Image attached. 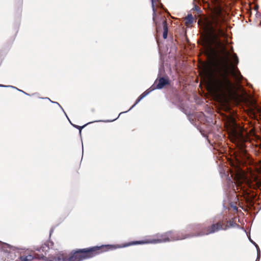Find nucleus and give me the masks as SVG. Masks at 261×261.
<instances>
[{
    "label": "nucleus",
    "instance_id": "f3484780",
    "mask_svg": "<svg viewBox=\"0 0 261 261\" xmlns=\"http://www.w3.org/2000/svg\"><path fill=\"white\" fill-rule=\"evenodd\" d=\"M47 248V249H48L49 248L47 247V246L44 244L43 245H42V246L41 247V249H42V250L43 251L44 249L45 248Z\"/></svg>",
    "mask_w": 261,
    "mask_h": 261
},
{
    "label": "nucleus",
    "instance_id": "9d476101",
    "mask_svg": "<svg viewBox=\"0 0 261 261\" xmlns=\"http://www.w3.org/2000/svg\"><path fill=\"white\" fill-rule=\"evenodd\" d=\"M186 24L187 25L191 24L194 21V18L192 14H189L185 18Z\"/></svg>",
    "mask_w": 261,
    "mask_h": 261
},
{
    "label": "nucleus",
    "instance_id": "a211bd4d",
    "mask_svg": "<svg viewBox=\"0 0 261 261\" xmlns=\"http://www.w3.org/2000/svg\"><path fill=\"white\" fill-rule=\"evenodd\" d=\"M155 7H160L161 8H163L164 6L163 5V6H161V5H160L159 3H156V4H155Z\"/></svg>",
    "mask_w": 261,
    "mask_h": 261
},
{
    "label": "nucleus",
    "instance_id": "7ed1b4c3",
    "mask_svg": "<svg viewBox=\"0 0 261 261\" xmlns=\"http://www.w3.org/2000/svg\"><path fill=\"white\" fill-rule=\"evenodd\" d=\"M204 72L207 85L216 96H225L233 92L234 85L229 79L226 69L214 70L211 66H206Z\"/></svg>",
    "mask_w": 261,
    "mask_h": 261
},
{
    "label": "nucleus",
    "instance_id": "6e6552de",
    "mask_svg": "<svg viewBox=\"0 0 261 261\" xmlns=\"http://www.w3.org/2000/svg\"><path fill=\"white\" fill-rule=\"evenodd\" d=\"M152 2V8L153 11V21L154 23V24L156 26V30L158 32H160V27L159 22L157 21V16L156 14V10L155 9V4H156V3H159L160 5L161 6H163V4L161 3L160 0H151Z\"/></svg>",
    "mask_w": 261,
    "mask_h": 261
},
{
    "label": "nucleus",
    "instance_id": "aec40b11",
    "mask_svg": "<svg viewBox=\"0 0 261 261\" xmlns=\"http://www.w3.org/2000/svg\"><path fill=\"white\" fill-rule=\"evenodd\" d=\"M200 22H201V20H198V24H199Z\"/></svg>",
    "mask_w": 261,
    "mask_h": 261
},
{
    "label": "nucleus",
    "instance_id": "f8f14e48",
    "mask_svg": "<svg viewBox=\"0 0 261 261\" xmlns=\"http://www.w3.org/2000/svg\"><path fill=\"white\" fill-rule=\"evenodd\" d=\"M224 220H226V222H227L228 228L231 227H234L237 225V224L233 219H232L229 221H227L226 219H224Z\"/></svg>",
    "mask_w": 261,
    "mask_h": 261
},
{
    "label": "nucleus",
    "instance_id": "1a4fd4ad",
    "mask_svg": "<svg viewBox=\"0 0 261 261\" xmlns=\"http://www.w3.org/2000/svg\"><path fill=\"white\" fill-rule=\"evenodd\" d=\"M33 258V256L31 254L28 255H22L20 257V260L21 261H31Z\"/></svg>",
    "mask_w": 261,
    "mask_h": 261
},
{
    "label": "nucleus",
    "instance_id": "39448f33",
    "mask_svg": "<svg viewBox=\"0 0 261 261\" xmlns=\"http://www.w3.org/2000/svg\"><path fill=\"white\" fill-rule=\"evenodd\" d=\"M188 228L190 230H193V232L189 233V237L192 238L208 235L220 230H226L228 228V226L226 220H221L213 222L208 226L198 224L190 225Z\"/></svg>",
    "mask_w": 261,
    "mask_h": 261
},
{
    "label": "nucleus",
    "instance_id": "ddd939ff",
    "mask_svg": "<svg viewBox=\"0 0 261 261\" xmlns=\"http://www.w3.org/2000/svg\"><path fill=\"white\" fill-rule=\"evenodd\" d=\"M232 58L233 62L234 63V66H236L239 63V59L237 57V54L235 53H233L232 54Z\"/></svg>",
    "mask_w": 261,
    "mask_h": 261
},
{
    "label": "nucleus",
    "instance_id": "9b49d317",
    "mask_svg": "<svg viewBox=\"0 0 261 261\" xmlns=\"http://www.w3.org/2000/svg\"><path fill=\"white\" fill-rule=\"evenodd\" d=\"M232 73L234 78L238 81H241L243 78L240 71H238L236 72L234 71H233Z\"/></svg>",
    "mask_w": 261,
    "mask_h": 261
},
{
    "label": "nucleus",
    "instance_id": "f03ea898",
    "mask_svg": "<svg viewBox=\"0 0 261 261\" xmlns=\"http://www.w3.org/2000/svg\"><path fill=\"white\" fill-rule=\"evenodd\" d=\"M203 28L206 35L203 39V46L207 48H211L213 46L220 48L222 52L225 55L224 61L226 63L230 53L226 48L220 37H224L225 33L223 30L225 24V15L221 10L208 17H205L202 22Z\"/></svg>",
    "mask_w": 261,
    "mask_h": 261
},
{
    "label": "nucleus",
    "instance_id": "2eb2a0df",
    "mask_svg": "<svg viewBox=\"0 0 261 261\" xmlns=\"http://www.w3.org/2000/svg\"><path fill=\"white\" fill-rule=\"evenodd\" d=\"M256 247L257 248V258H259V256H260V250H259V248L258 247V246L256 245Z\"/></svg>",
    "mask_w": 261,
    "mask_h": 261
},
{
    "label": "nucleus",
    "instance_id": "20e7f679",
    "mask_svg": "<svg viewBox=\"0 0 261 261\" xmlns=\"http://www.w3.org/2000/svg\"><path fill=\"white\" fill-rule=\"evenodd\" d=\"M231 176L235 180L236 189H234L236 192L240 193L245 198L252 202L254 198L253 194H250V188H260L261 182L257 181L256 185H253L251 183L245 176V172L239 166L234 167V171L230 170Z\"/></svg>",
    "mask_w": 261,
    "mask_h": 261
},
{
    "label": "nucleus",
    "instance_id": "f257e3e1",
    "mask_svg": "<svg viewBox=\"0 0 261 261\" xmlns=\"http://www.w3.org/2000/svg\"><path fill=\"white\" fill-rule=\"evenodd\" d=\"M189 233L182 232L176 233L172 231H167L163 233H157L152 236V238L146 239L141 241H133L121 245H102L92 247L80 249L76 250L71 256L67 257L60 254V261H81L92 258L100 253L114 250L117 248L127 247L133 245L145 244H157L166 242L175 241L189 238Z\"/></svg>",
    "mask_w": 261,
    "mask_h": 261
},
{
    "label": "nucleus",
    "instance_id": "0eeeda50",
    "mask_svg": "<svg viewBox=\"0 0 261 261\" xmlns=\"http://www.w3.org/2000/svg\"><path fill=\"white\" fill-rule=\"evenodd\" d=\"M157 21L159 22L160 27V32H157V30L156 29V32L157 33V35H159L161 32L163 31V37L164 39H166L167 38L168 35V26L165 17H161V18H157ZM155 25H156L155 24ZM156 28V26H155Z\"/></svg>",
    "mask_w": 261,
    "mask_h": 261
},
{
    "label": "nucleus",
    "instance_id": "6ab92c4d",
    "mask_svg": "<svg viewBox=\"0 0 261 261\" xmlns=\"http://www.w3.org/2000/svg\"><path fill=\"white\" fill-rule=\"evenodd\" d=\"M1 63H2V60L0 59V65H1ZM0 87H9L8 86H4L3 85H1L0 84Z\"/></svg>",
    "mask_w": 261,
    "mask_h": 261
},
{
    "label": "nucleus",
    "instance_id": "4468645a",
    "mask_svg": "<svg viewBox=\"0 0 261 261\" xmlns=\"http://www.w3.org/2000/svg\"><path fill=\"white\" fill-rule=\"evenodd\" d=\"M240 151H241V152L242 153L244 154L245 153V150L244 149V144L243 143L241 144V147L240 148Z\"/></svg>",
    "mask_w": 261,
    "mask_h": 261
},
{
    "label": "nucleus",
    "instance_id": "423d86ee",
    "mask_svg": "<svg viewBox=\"0 0 261 261\" xmlns=\"http://www.w3.org/2000/svg\"><path fill=\"white\" fill-rule=\"evenodd\" d=\"M169 85H170V81L167 77L165 78L162 77L159 79H156L155 81L154 84L149 88L146 90L138 97L134 105L132 106L129 110H131L133 107H134L142 98L147 95L152 91L155 89H162L164 86Z\"/></svg>",
    "mask_w": 261,
    "mask_h": 261
},
{
    "label": "nucleus",
    "instance_id": "412c9836",
    "mask_svg": "<svg viewBox=\"0 0 261 261\" xmlns=\"http://www.w3.org/2000/svg\"><path fill=\"white\" fill-rule=\"evenodd\" d=\"M19 1H20V2H22V0H19Z\"/></svg>",
    "mask_w": 261,
    "mask_h": 261
},
{
    "label": "nucleus",
    "instance_id": "dca6fc26",
    "mask_svg": "<svg viewBox=\"0 0 261 261\" xmlns=\"http://www.w3.org/2000/svg\"><path fill=\"white\" fill-rule=\"evenodd\" d=\"M86 125H86H83V126H77H77H74V127H75L76 128H77L79 129L80 132H81V129H82L83 128H84Z\"/></svg>",
    "mask_w": 261,
    "mask_h": 261
}]
</instances>
